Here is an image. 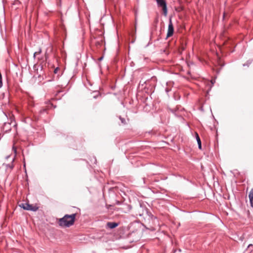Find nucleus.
Masks as SVG:
<instances>
[{
  "mask_svg": "<svg viewBox=\"0 0 253 253\" xmlns=\"http://www.w3.org/2000/svg\"><path fill=\"white\" fill-rule=\"evenodd\" d=\"M250 247H253V244H249L248 246V248H250Z\"/></svg>",
  "mask_w": 253,
  "mask_h": 253,
  "instance_id": "27",
  "label": "nucleus"
},
{
  "mask_svg": "<svg viewBox=\"0 0 253 253\" xmlns=\"http://www.w3.org/2000/svg\"><path fill=\"white\" fill-rule=\"evenodd\" d=\"M178 251L179 252H181V250L180 249H179L178 250Z\"/></svg>",
  "mask_w": 253,
  "mask_h": 253,
  "instance_id": "30",
  "label": "nucleus"
},
{
  "mask_svg": "<svg viewBox=\"0 0 253 253\" xmlns=\"http://www.w3.org/2000/svg\"><path fill=\"white\" fill-rule=\"evenodd\" d=\"M158 7H161L164 16H166L168 14V8L166 0H156Z\"/></svg>",
  "mask_w": 253,
  "mask_h": 253,
  "instance_id": "2",
  "label": "nucleus"
},
{
  "mask_svg": "<svg viewBox=\"0 0 253 253\" xmlns=\"http://www.w3.org/2000/svg\"><path fill=\"white\" fill-rule=\"evenodd\" d=\"M146 213L147 215L151 219H153V218L155 219L156 218V217L154 216L152 213L151 212V211H148V210H146Z\"/></svg>",
  "mask_w": 253,
  "mask_h": 253,
  "instance_id": "10",
  "label": "nucleus"
},
{
  "mask_svg": "<svg viewBox=\"0 0 253 253\" xmlns=\"http://www.w3.org/2000/svg\"><path fill=\"white\" fill-rule=\"evenodd\" d=\"M251 207L253 208V200L252 202H250Z\"/></svg>",
  "mask_w": 253,
  "mask_h": 253,
  "instance_id": "26",
  "label": "nucleus"
},
{
  "mask_svg": "<svg viewBox=\"0 0 253 253\" xmlns=\"http://www.w3.org/2000/svg\"><path fill=\"white\" fill-rule=\"evenodd\" d=\"M77 213L65 214L63 217L59 218L58 224L61 227H69L73 225L75 221Z\"/></svg>",
  "mask_w": 253,
  "mask_h": 253,
  "instance_id": "1",
  "label": "nucleus"
},
{
  "mask_svg": "<svg viewBox=\"0 0 253 253\" xmlns=\"http://www.w3.org/2000/svg\"><path fill=\"white\" fill-rule=\"evenodd\" d=\"M211 85H213L215 83V79L211 80Z\"/></svg>",
  "mask_w": 253,
  "mask_h": 253,
  "instance_id": "19",
  "label": "nucleus"
},
{
  "mask_svg": "<svg viewBox=\"0 0 253 253\" xmlns=\"http://www.w3.org/2000/svg\"><path fill=\"white\" fill-rule=\"evenodd\" d=\"M93 160H94V164H96V162H97V160H96V159L95 157H93Z\"/></svg>",
  "mask_w": 253,
  "mask_h": 253,
  "instance_id": "25",
  "label": "nucleus"
},
{
  "mask_svg": "<svg viewBox=\"0 0 253 253\" xmlns=\"http://www.w3.org/2000/svg\"><path fill=\"white\" fill-rule=\"evenodd\" d=\"M13 167H14V166H13V165L12 163L11 164H8L6 165V168H10V169H13Z\"/></svg>",
  "mask_w": 253,
  "mask_h": 253,
  "instance_id": "15",
  "label": "nucleus"
},
{
  "mask_svg": "<svg viewBox=\"0 0 253 253\" xmlns=\"http://www.w3.org/2000/svg\"><path fill=\"white\" fill-rule=\"evenodd\" d=\"M250 202H252L253 200V188L251 189L249 194Z\"/></svg>",
  "mask_w": 253,
  "mask_h": 253,
  "instance_id": "11",
  "label": "nucleus"
},
{
  "mask_svg": "<svg viewBox=\"0 0 253 253\" xmlns=\"http://www.w3.org/2000/svg\"><path fill=\"white\" fill-rule=\"evenodd\" d=\"M48 57V54L47 53V52H46L45 53V58L46 60H47Z\"/></svg>",
  "mask_w": 253,
  "mask_h": 253,
  "instance_id": "21",
  "label": "nucleus"
},
{
  "mask_svg": "<svg viewBox=\"0 0 253 253\" xmlns=\"http://www.w3.org/2000/svg\"><path fill=\"white\" fill-rule=\"evenodd\" d=\"M61 4V0H58V1L57 2V5L58 6H60Z\"/></svg>",
  "mask_w": 253,
  "mask_h": 253,
  "instance_id": "20",
  "label": "nucleus"
},
{
  "mask_svg": "<svg viewBox=\"0 0 253 253\" xmlns=\"http://www.w3.org/2000/svg\"><path fill=\"white\" fill-rule=\"evenodd\" d=\"M148 84V82L141 80L139 84V86L140 87V86H141L142 87H143L144 85V84L147 85ZM146 86V85L144 86L143 88H145Z\"/></svg>",
  "mask_w": 253,
  "mask_h": 253,
  "instance_id": "9",
  "label": "nucleus"
},
{
  "mask_svg": "<svg viewBox=\"0 0 253 253\" xmlns=\"http://www.w3.org/2000/svg\"><path fill=\"white\" fill-rule=\"evenodd\" d=\"M103 57H103V56H101V57H99V58H98V60H99V61H102V60H103Z\"/></svg>",
  "mask_w": 253,
  "mask_h": 253,
  "instance_id": "23",
  "label": "nucleus"
},
{
  "mask_svg": "<svg viewBox=\"0 0 253 253\" xmlns=\"http://www.w3.org/2000/svg\"><path fill=\"white\" fill-rule=\"evenodd\" d=\"M38 68H39V66H38L36 64H35L34 65V67H33L34 70L36 71V73L37 75H38V77H39L40 76H41V74H42L41 72H42V66H40V72L39 71Z\"/></svg>",
  "mask_w": 253,
  "mask_h": 253,
  "instance_id": "7",
  "label": "nucleus"
},
{
  "mask_svg": "<svg viewBox=\"0 0 253 253\" xmlns=\"http://www.w3.org/2000/svg\"><path fill=\"white\" fill-rule=\"evenodd\" d=\"M41 59V58H40L39 57H38V61H40Z\"/></svg>",
  "mask_w": 253,
  "mask_h": 253,
  "instance_id": "32",
  "label": "nucleus"
},
{
  "mask_svg": "<svg viewBox=\"0 0 253 253\" xmlns=\"http://www.w3.org/2000/svg\"><path fill=\"white\" fill-rule=\"evenodd\" d=\"M59 70V67H56L54 70V74H57V73H58Z\"/></svg>",
  "mask_w": 253,
  "mask_h": 253,
  "instance_id": "16",
  "label": "nucleus"
},
{
  "mask_svg": "<svg viewBox=\"0 0 253 253\" xmlns=\"http://www.w3.org/2000/svg\"><path fill=\"white\" fill-rule=\"evenodd\" d=\"M19 206L25 210L36 211L38 210V207L34 206L29 203H22Z\"/></svg>",
  "mask_w": 253,
  "mask_h": 253,
  "instance_id": "3",
  "label": "nucleus"
},
{
  "mask_svg": "<svg viewBox=\"0 0 253 253\" xmlns=\"http://www.w3.org/2000/svg\"><path fill=\"white\" fill-rule=\"evenodd\" d=\"M251 63H252V61L248 60L247 61V62L246 63L243 64V66L249 67L250 66V65L251 64Z\"/></svg>",
  "mask_w": 253,
  "mask_h": 253,
  "instance_id": "14",
  "label": "nucleus"
},
{
  "mask_svg": "<svg viewBox=\"0 0 253 253\" xmlns=\"http://www.w3.org/2000/svg\"><path fill=\"white\" fill-rule=\"evenodd\" d=\"M119 223L116 222H108L106 224V227L107 229H113L118 226Z\"/></svg>",
  "mask_w": 253,
  "mask_h": 253,
  "instance_id": "6",
  "label": "nucleus"
},
{
  "mask_svg": "<svg viewBox=\"0 0 253 253\" xmlns=\"http://www.w3.org/2000/svg\"><path fill=\"white\" fill-rule=\"evenodd\" d=\"M23 166H24V167L25 168V167H26V164H25V162H24V165H23Z\"/></svg>",
  "mask_w": 253,
  "mask_h": 253,
  "instance_id": "29",
  "label": "nucleus"
},
{
  "mask_svg": "<svg viewBox=\"0 0 253 253\" xmlns=\"http://www.w3.org/2000/svg\"><path fill=\"white\" fill-rule=\"evenodd\" d=\"M172 17L170 16L169 19V25H168V30L167 32V37L166 39L167 38L172 36L174 33V27L172 23L171 20Z\"/></svg>",
  "mask_w": 253,
  "mask_h": 253,
  "instance_id": "4",
  "label": "nucleus"
},
{
  "mask_svg": "<svg viewBox=\"0 0 253 253\" xmlns=\"http://www.w3.org/2000/svg\"><path fill=\"white\" fill-rule=\"evenodd\" d=\"M116 203H117V205H120V204H121V203H120V202L119 201H117Z\"/></svg>",
  "mask_w": 253,
  "mask_h": 253,
  "instance_id": "28",
  "label": "nucleus"
},
{
  "mask_svg": "<svg viewBox=\"0 0 253 253\" xmlns=\"http://www.w3.org/2000/svg\"><path fill=\"white\" fill-rule=\"evenodd\" d=\"M176 252V250H174V251H173V253H175V252Z\"/></svg>",
  "mask_w": 253,
  "mask_h": 253,
  "instance_id": "33",
  "label": "nucleus"
},
{
  "mask_svg": "<svg viewBox=\"0 0 253 253\" xmlns=\"http://www.w3.org/2000/svg\"><path fill=\"white\" fill-rule=\"evenodd\" d=\"M2 77L1 73L0 72V88L2 86Z\"/></svg>",
  "mask_w": 253,
  "mask_h": 253,
  "instance_id": "13",
  "label": "nucleus"
},
{
  "mask_svg": "<svg viewBox=\"0 0 253 253\" xmlns=\"http://www.w3.org/2000/svg\"><path fill=\"white\" fill-rule=\"evenodd\" d=\"M196 139L198 143V148L200 150L202 149V142L200 138L198 133H196Z\"/></svg>",
  "mask_w": 253,
  "mask_h": 253,
  "instance_id": "8",
  "label": "nucleus"
},
{
  "mask_svg": "<svg viewBox=\"0 0 253 253\" xmlns=\"http://www.w3.org/2000/svg\"><path fill=\"white\" fill-rule=\"evenodd\" d=\"M14 126L16 127V124H15V125H14Z\"/></svg>",
  "mask_w": 253,
  "mask_h": 253,
  "instance_id": "34",
  "label": "nucleus"
},
{
  "mask_svg": "<svg viewBox=\"0 0 253 253\" xmlns=\"http://www.w3.org/2000/svg\"><path fill=\"white\" fill-rule=\"evenodd\" d=\"M11 129V123H4L2 127V130L4 133L9 132Z\"/></svg>",
  "mask_w": 253,
  "mask_h": 253,
  "instance_id": "5",
  "label": "nucleus"
},
{
  "mask_svg": "<svg viewBox=\"0 0 253 253\" xmlns=\"http://www.w3.org/2000/svg\"><path fill=\"white\" fill-rule=\"evenodd\" d=\"M119 119L121 121V123L123 125H125L127 124V123L126 121V119L125 118L122 117L121 116H119Z\"/></svg>",
  "mask_w": 253,
  "mask_h": 253,
  "instance_id": "12",
  "label": "nucleus"
},
{
  "mask_svg": "<svg viewBox=\"0 0 253 253\" xmlns=\"http://www.w3.org/2000/svg\"><path fill=\"white\" fill-rule=\"evenodd\" d=\"M165 91H166V92L168 93L170 91V89H169V88H166L165 89Z\"/></svg>",
  "mask_w": 253,
  "mask_h": 253,
  "instance_id": "24",
  "label": "nucleus"
},
{
  "mask_svg": "<svg viewBox=\"0 0 253 253\" xmlns=\"http://www.w3.org/2000/svg\"><path fill=\"white\" fill-rule=\"evenodd\" d=\"M96 44H98V45H99V44H100V43H99V42H97V43H96Z\"/></svg>",
  "mask_w": 253,
  "mask_h": 253,
  "instance_id": "31",
  "label": "nucleus"
},
{
  "mask_svg": "<svg viewBox=\"0 0 253 253\" xmlns=\"http://www.w3.org/2000/svg\"><path fill=\"white\" fill-rule=\"evenodd\" d=\"M38 55V54H37V52H35L34 53V55H33V57H34V59H35L36 56V55Z\"/></svg>",
  "mask_w": 253,
  "mask_h": 253,
  "instance_id": "22",
  "label": "nucleus"
},
{
  "mask_svg": "<svg viewBox=\"0 0 253 253\" xmlns=\"http://www.w3.org/2000/svg\"><path fill=\"white\" fill-rule=\"evenodd\" d=\"M46 112V110L45 109H42V110H41L40 111V113L42 114V113H43Z\"/></svg>",
  "mask_w": 253,
  "mask_h": 253,
  "instance_id": "18",
  "label": "nucleus"
},
{
  "mask_svg": "<svg viewBox=\"0 0 253 253\" xmlns=\"http://www.w3.org/2000/svg\"><path fill=\"white\" fill-rule=\"evenodd\" d=\"M35 52H37V54H40L42 53V49L41 48H39L38 51H36Z\"/></svg>",
  "mask_w": 253,
  "mask_h": 253,
  "instance_id": "17",
  "label": "nucleus"
}]
</instances>
